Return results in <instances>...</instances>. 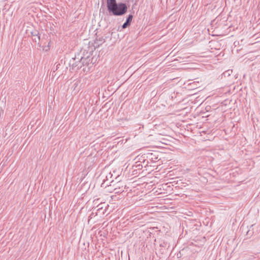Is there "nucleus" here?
<instances>
[{
    "instance_id": "f257e3e1",
    "label": "nucleus",
    "mask_w": 260,
    "mask_h": 260,
    "mask_svg": "<svg viewBox=\"0 0 260 260\" xmlns=\"http://www.w3.org/2000/svg\"><path fill=\"white\" fill-rule=\"evenodd\" d=\"M127 11V7L124 3H120L117 4L108 11L114 16H122L125 14Z\"/></svg>"
},
{
    "instance_id": "f03ea898",
    "label": "nucleus",
    "mask_w": 260,
    "mask_h": 260,
    "mask_svg": "<svg viewBox=\"0 0 260 260\" xmlns=\"http://www.w3.org/2000/svg\"><path fill=\"white\" fill-rule=\"evenodd\" d=\"M82 57H73L70 60L69 64L73 70H78L82 68Z\"/></svg>"
},
{
    "instance_id": "7ed1b4c3",
    "label": "nucleus",
    "mask_w": 260,
    "mask_h": 260,
    "mask_svg": "<svg viewBox=\"0 0 260 260\" xmlns=\"http://www.w3.org/2000/svg\"><path fill=\"white\" fill-rule=\"evenodd\" d=\"M90 60V59L88 57L87 58L82 57V67H83V71H84V72H85V71L88 72L89 70V68H88V67L87 68V67L89 65Z\"/></svg>"
},
{
    "instance_id": "20e7f679",
    "label": "nucleus",
    "mask_w": 260,
    "mask_h": 260,
    "mask_svg": "<svg viewBox=\"0 0 260 260\" xmlns=\"http://www.w3.org/2000/svg\"><path fill=\"white\" fill-rule=\"evenodd\" d=\"M133 18V16L132 14H129L126 18V21L122 25V28L125 29L131 25Z\"/></svg>"
},
{
    "instance_id": "39448f33",
    "label": "nucleus",
    "mask_w": 260,
    "mask_h": 260,
    "mask_svg": "<svg viewBox=\"0 0 260 260\" xmlns=\"http://www.w3.org/2000/svg\"><path fill=\"white\" fill-rule=\"evenodd\" d=\"M117 3L116 0H107L108 10L112 8V7L114 6Z\"/></svg>"
},
{
    "instance_id": "423d86ee",
    "label": "nucleus",
    "mask_w": 260,
    "mask_h": 260,
    "mask_svg": "<svg viewBox=\"0 0 260 260\" xmlns=\"http://www.w3.org/2000/svg\"><path fill=\"white\" fill-rule=\"evenodd\" d=\"M119 181H117L116 187L114 189L115 193H118V192H122L123 191V190L122 189H120V185H119Z\"/></svg>"
},
{
    "instance_id": "0eeeda50",
    "label": "nucleus",
    "mask_w": 260,
    "mask_h": 260,
    "mask_svg": "<svg viewBox=\"0 0 260 260\" xmlns=\"http://www.w3.org/2000/svg\"><path fill=\"white\" fill-rule=\"evenodd\" d=\"M31 34H32V36L37 37L38 40V41L40 40V36H39V34L37 31H34V32H32Z\"/></svg>"
},
{
    "instance_id": "6e6552de",
    "label": "nucleus",
    "mask_w": 260,
    "mask_h": 260,
    "mask_svg": "<svg viewBox=\"0 0 260 260\" xmlns=\"http://www.w3.org/2000/svg\"><path fill=\"white\" fill-rule=\"evenodd\" d=\"M232 71L228 70V71L224 72L223 74L224 76H229L231 74V73H232Z\"/></svg>"
},
{
    "instance_id": "1a4fd4ad",
    "label": "nucleus",
    "mask_w": 260,
    "mask_h": 260,
    "mask_svg": "<svg viewBox=\"0 0 260 260\" xmlns=\"http://www.w3.org/2000/svg\"><path fill=\"white\" fill-rule=\"evenodd\" d=\"M112 177V175L111 173H109V175L107 176L106 178H107V179L108 180L109 179V178H111Z\"/></svg>"
},
{
    "instance_id": "9d476101",
    "label": "nucleus",
    "mask_w": 260,
    "mask_h": 260,
    "mask_svg": "<svg viewBox=\"0 0 260 260\" xmlns=\"http://www.w3.org/2000/svg\"><path fill=\"white\" fill-rule=\"evenodd\" d=\"M34 40H35V41L36 42H37V41H39L38 40V39H37V37H36V38H35L34 39Z\"/></svg>"
},
{
    "instance_id": "9b49d317",
    "label": "nucleus",
    "mask_w": 260,
    "mask_h": 260,
    "mask_svg": "<svg viewBox=\"0 0 260 260\" xmlns=\"http://www.w3.org/2000/svg\"><path fill=\"white\" fill-rule=\"evenodd\" d=\"M114 183V181L112 180L111 181V184L110 185V186H111L112 185V184Z\"/></svg>"
},
{
    "instance_id": "f8f14e48",
    "label": "nucleus",
    "mask_w": 260,
    "mask_h": 260,
    "mask_svg": "<svg viewBox=\"0 0 260 260\" xmlns=\"http://www.w3.org/2000/svg\"><path fill=\"white\" fill-rule=\"evenodd\" d=\"M60 64H57L56 66V70L57 69V68H58V66H59Z\"/></svg>"
}]
</instances>
